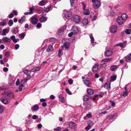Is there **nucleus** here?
Returning <instances> with one entry per match:
<instances>
[{
  "mask_svg": "<svg viewBox=\"0 0 131 131\" xmlns=\"http://www.w3.org/2000/svg\"><path fill=\"white\" fill-rule=\"evenodd\" d=\"M47 17H44L42 16L41 18L39 19V21L41 22H44L47 20Z\"/></svg>",
  "mask_w": 131,
  "mask_h": 131,
  "instance_id": "ddd939ff",
  "label": "nucleus"
},
{
  "mask_svg": "<svg viewBox=\"0 0 131 131\" xmlns=\"http://www.w3.org/2000/svg\"><path fill=\"white\" fill-rule=\"evenodd\" d=\"M67 27L64 26L63 27H61L58 30V34L60 36H61L63 34L64 31L66 30Z\"/></svg>",
  "mask_w": 131,
  "mask_h": 131,
  "instance_id": "f257e3e1",
  "label": "nucleus"
},
{
  "mask_svg": "<svg viewBox=\"0 0 131 131\" xmlns=\"http://www.w3.org/2000/svg\"><path fill=\"white\" fill-rule=\"evenodd\" d=\"M22 88L19 87V88L16 90L15 91L16 92H18V91H21L22 90Z\"/></svg>",
  "mask_w": 131,
  "mask_h": 131,
  "instance_id": "4d7b16f0",
  "label": "nucleus"
},
{
  "mask_svg": "<svg viewBox=\"0 0 131 131\" xmlns=\"http://www.w3.org/2000/svg\"><path fill=\"white\" fill-rule=\"evenodd\" d=\"M128 92H127L125 91V92H124L123 93V96H126L128 94Z\"/></svg>",
  "mask_w": 131,
  "mask_h": 131,
  "instance_id": "49530a36",
  "label": "nucleus"
},
{
  "mask_svg": "<svg viewBox=\"0 0 131 131\" xmlns=\"http://www.w3.org/2000/svg\"><path fill=\"white\" fill-rule=\"evenodd\" d=\"M65 90L67 93L69 94H72L71 92L68 89H66Z\"/></svg>",
  "mask_w": 131,
  "mask_h": 131,
  "instance_id": "c03bdc74",
  "label": "nucleus"
},
{
  "mask_svg": "<svg viewBox=\"0 0 131 131\" xmlns=\"http://www.w3.org/2000/svg\"><path fill=\"white\" fill-rule=\"evenodd\" d=\"M125 32L127 34H131V27L125 30Z\"/></svg>",
  "mask_w": 131,
  "mask_h": 131,
  "instance_id": "cd10ccee",
  "label": "nucleus"
},
{
  "mask_svg": "<svg viewBox=\"0 0 131 131\" xmlns=\"http://www.w3.org/2000/svg\"><path fill=\"white\" fill-rule=\"evenodd\" d=\"M8 70V69L6 67H4L3 68V70L5 72H7Z\"/></svg>",
  "mask_w": 131,
  "mask_h": 131,
  "instance_id": "0e129e2a",
  "label": "nucleus"
},
{
  "mask_svg": "<svg viewBox=\"0 0 131 131\" xmlns=\"http://www.w3.org/2000/svg\"><path fill=\"white\" fill-rule=\"evenodd\" d=\"M39 108V106L38 105L36 104L33 106L32 110V111H37L38 110Z\"/></svg>",
  "mask_w": 131,
  "mask_h": 131,
  "instance_id": "4be33fe9",
  "label": "nucleus"
},
{
  "mask_svg": "<svg viewBox=\"0 0 131 131\" xmlns=\"http://www.w3.org/2000/svg\"><path fill=\"white\" fill-rule=\"evenodd\" d=\"M46 3V2L44 1H42L40 2L39 3V5L40 6H43Z\"/></svg>",
  "mask_w": 131,
  "mask_h": 131,
  "instance_id": "c9c22d12",
  "label": "nucleus"
},
{
  "mask_svg": "<svg viewBox=\"0 0 131 131\" xmlns=\"http://www.w3.org/2000/svg\"><path fill=\"white\" fill-rule=\"evenodd\" d=\"M9 28L7 29H4L3 30L2 35L4 36H5L6 35V33H8L9 31Z\"/></svg>",
  "mask_w": 131,
  "mask_h": 131,
  "instance_id": "6ab92c4d",
  "label": "nucleus"
},
{
  "mask_svg": "<svg viewBox=\"0 0 131 131\" xmlns=\"http://www.w3.org/2000/svg\"><path fill=\"white\" fill-rule=\"evenodd\" d=\"M5 94L7 96L8 99H9L12 97L14 95V94L11 92H4L2 94V95Z\"/></svg>",
  "mask_w": 131,
  "mask_h": 131,
  "instance_id": "f03ea898",
  "label": "nucleus"
},
{
  "mask_svg": "<svg viewBox=\"0 0 131 131\" xmlns=\"http://www.w3.org/2000/svg\"><path fill=\"white\" fill-rule=\"evenodd\" d=\"M87 92L88 94L91 95H93L94 93L93 90L91 89H88Z\"/></svg>",
  "mask_w": 131,
  "mask_h": 131,
  "instance_id": "412c9836",
  "label": "nucleus"
},
{
  "mask_svg": "<svg viewBox=\"0 0 131 131\" xmlns=\"http://www.w3.org/2000/svg\"><path fill=\"white\" fill-rule=\"evenodd\" d=\"M47 105V104L46 102H43L42 104V106L43 107H45Z\"/></svg>",
  "mask_w": 131,
  "mask_h": 131,
  "instance_id": "69168bd1",
  "label": "nucleus"
},
{
  "mask_svg": "<svg viewBox=\"0 0 131 131\" xmlns=\"http://www.w3.org/2000/svg\"><path fill=\"white\" fill-rule=\"evenodd\" d=\"M101 2L100 1L96 0L94 3L93 6L94 8L96 9L98 8L100 6Z\"/></svg>",
  "mask_w": 131,
  "mask_h": 131,
  "instance_id": "7ed1b4c3",
  "label": "nucleus"
},
{
  "mask_svg": "<svg viewBox=\"0 0 131 131\" xmlns=\"http://www.w3.org/2000/svg\"><path fill=\"white\" fill-rule=\"evenodd\" d=\"M4 110L3 107L1 105H0V114L2 113Z\"/></svg>",
  "mask_w": 131,
  "mask_h": 131,
  "instance_id": "ea45409f",
  "label": "nucleus"
},
{
  "mask_svg": "<svg viewBox=\"0 0 131 131\" xmlns=\"http://www.w3.org/2000/svg\"><path fill=\"white\" fill-rule=\"evenodd\" d=\"M5 56L6 57H8L9 56V53L8 52H6L5 54Z\"/></svg>",
  "mask_w": 131,
  "mask_h": 131,
  "instance_id": "774afa93",
  "label": "nucleus"
},
{
  "mask_svg": "<svg viewBox=\"0 0 131 131\" xmlns=\"http://www.w3.org/2000/svg\"><path fill=\"white\" fill-rule=\"evenodd\" d=\"M15 37L14 35H13L10 37V39L12 40L14 42L15 41Z\"/></svg>",
  "mask_w": 131,
  "mask_h": 131,
  "instance_id": "58836bf2",
  "label": "nucleus"
},
{
  "mask_svg": "<svg viewBox=\"0 0 131 131\" xmlns=\"http://www.w3.org/2000/svg\"><path fill=\"white\" fill-rule=\"evenodd\" d=\"M34 9V8L33 7H31L29 8V10L30 11V12H31L32 14L33 13V11Z\"/></svg>",
  "mask_w": 131,
  "mask_h": 131,
  "instance_id": "a18cd8bd",
  "label": "nucleus"
},
{
  "mask_svg": "<svg viewBox=\"0 0 131 131\" xmlns=\"http://www.w3.org/2000/svg\"><path fill=\"white\" fill-rule=\"evenodd\" d=\"M99 65L97 64H95L92 67V71L94 73L96 72L98 70Z\"/></svg>",
  "mask_w": 131,
  "mask_h": 131,
  "instance_id": "6e6552de",
  "label": "nucleus"
},
{
  "mask_svg": "<svg viewBox=\"0 0 131 131\" xmlns=\"http://www.w3.org/2000/svg\"><path fill=\"white\" fill-rule=\"evenodd\" d=\"M113 54L112 51L110 50H107L105 52V55L106 56L109 57L111 56Z\"/></svg>",
  "mask_w": 131,
  "mask_h": 131,
  "instance_id": "2eb2a0df",
  "label": "nucleus"
},
{
  "mask_svg": "<svg viewBox=\"0 0 131 131\" xmlns=\"http://www.w3.org/2000/svg\"><path fill=\"white\" fill-rule=\"evenodd\" d=\"M40 69V67H37L34 68L32 69L31 71L32 72H34L37 71H38Z\"/></svg>",
  "mask_w": 131,
  "mask_h": 131,
  "instance_id": "bb28decb",
  "label": "nucleus"
},
{
  "mask_svg": "<svg viewBox=\"0 0 131 131\" xmlns=\"http://www.w3.org/2000/svg\"><path fill=\"white\" fill-rule=\"evenodd\" d=\"M73 19L75 22L77 23L80 21V18L79 16L75 15L73 16Z\"/></svg>",
  "mask_w": 131,
  "mask_h": 131,
  "instance_id": "423d86ee",
  "label": "nucleus"
},
{
  "mask_svg": "<svg viewBox=\"0 0 131 131\" xmlns=\"http://www.w3.org/2000/svg\"><path fill=\"white\" fill-rule=\"evenodd\" d=\"M2 40L5 42L7 43L10 42L11 41L10 39V38L7 37H3L2 39Z\"/></svg>",
  "mask_w": 131,
  "mask_h": 131,
  "instance_id": "a211bd4d",
  "label": "nucleus"
},
{
  "mask_svg": "<svg viewBox=\"0 0 131 131\" xmlns=\"http://www.w3.org/2000/svg\"><path fill=\"white\" fill-rule=\"evenodd\" d=\"M16 84L17 86L19 84V79H17L16 83Z\"/></svg>",
  "mask_w": 131,
  "mask_h": 131,
  "instance_id": "603ef678",
  "label": "nucleus"
},
{
  "mask_svg": "<svg viewBox=\"0 0 131 131\" xmlns=\"http://www.w3.org/2000/svg\"><path fill=\"white\" fill-rule=\"evenodd\" d=\"M19 45L18 44H17L15 45V48L16 50H17L19 48Z\"/></svg>",
  "mask_w": 131,
  "mask_h": 131,
  "instance_id": "13d9d810",
  "label": "nucleus"
},
{
  "mask_svg": "<svg viewBox=\"0 0 131 131\" xmlns=\"http://www.w3.org/2000/svg\"><path fill=\"white\" fill-rule=\"evenodd\" d=\"M71 16V12L70 11H68L65 14V17L67 19H70Z\"/></svg>",
  "mask_w": 131,
  "mask_h": 131,
  "instance_id": "1a4fd4ad",
  "label": "nucleus"
},
{
  "mask_svg": "<svg viewBox=\"0 0 131 131\" xmlns=\"http://www.w3.org/2000/svg\"><path fill=\"white\" fill-rule=\"evenodd\" d=\"M117 21L118 23L120 24H121L123 23L124 20L121 17H119L117 19Z\"/></svg>",
  "mask_w": 131,
  "mask_h": 131,
  "instance_id": "f8f14e48",
  "label": "nucleus"
},
{
  "mask_svg": "<svg viewBox=\"0 0 131 131\" xmlns=\"http://www.w3.org/2000/svg\"><path fill=\"white\" fill-rule=\"evenodd\" d=\"M25 36V34L24 33H23L19 35V37H21L22 38H23Z\"/></svg>",
  "mask_w": 131,
  "mask_h": 131,
  "instance_id": "a19ab883",
  "label": "nucleus"
},
{
  "mask_svg": "<svg viewBox=\"0 0 131 131\" xmlns=\"http://www.w3.org/2000/svg\"><path fill=\"white\" fill-rule=\"evenodd\" d=\"M90 37L91 40V42L92 43H93L94 42V39L93 37L92 34H91L90 36Z\"/></svg>",
  "mask_w": 131,
  "mask_h": 131,
  "instance_id": "f704fd0d",
  "label": "nucleus"
},
{
  "mask_svg": "<svg viewBox=\"0 0 131 131\" xmlns=\"http://www.w3.org/2000/svg\"><path fill=\"white\" fill-rule=\"evenodd\" d=\"M18 31V28L17 27H16L13 29L12 30V32L13 33L16 34Z\"/></svg>",
  "mask_w": 131,
  "mask_h": 131,
  "instance_id": "2f4dec72",
  "label": "nucleus"
},
{
  "mask_svg": "<svg viewBox=\"0 0 131 131\" xmlns=\"http://www.w3.org/2000/svg\"><path fill=\"white\" fill-rule=\"evenodd\" d=\"M88 20L86 19H84L82 21L83 24L85 25H87L88 24Z\"/></svg>",
  "mask_w": 131,
  "mask_h": 131,
  "instance_id": "7c9ffc66",
  "label": "nucleus"
},
{
  "mask_svg": "<svg viewBox=\"0 0 131 131\" xmlns=\"http://www.w3.org/2000/svg\"><path fill=\"white\" fill-rule=\"evenodd\" d=\"M117 67L116 66L113 65L110 67V70L112 71H114L116 69Z\"/></svg>",
  "mask_w": 131,
  "mask_h": 131,
  "instance_id": "e433bc0d",
  "label": "nucleus"
},
{
  "mask_svg": "<svg viewBox=\"0 0 131 131\" xmlns=\"http://www.w3.org/2000/svg\"><path fill=\"white\" fill-rule=\"evenodd\" d=\"M0 100L2 103L4 104H6L8 103L7 100L5 98L2 97L0 99Z\"/></svg>",
  "mask_w": 131,
  "mask_h": 131,
  "instance_id": "dca6fc26",
  "label": "nucleus"
},
{
  "mask_svg": "<svg viewBox=\"0 0 131 131\" xmlns=\"http://www.w3.org/2000/svg\"><path fill=\"white\" fill-rule=\"evenodd\" d=\"M88 124L89 125H90L91 126V125H92L93 124V122L91 120L89 121L88 122Z\"/></svg>",
  "mask_w": 131,
  "mask_h": 131,
  "instance_id": "79ce46f5",
  "label": "nucleus"
},
{
  "mask_svg": "<svg viewBox=\"0 0 131 131\" xmlns=\"http://www.w3.org/2000/svg\"><path fill=\"white\" fill-rule=\"evenodd\" d=\"M110 83L109 82H106L104 85V87L107 90H108L110 88Z\"/></svg>",
  "mask_w": 131,
  "mask_h": 131,
  "instance_id": "9b49d317",
  "label": "nucleus"
},
{
  "mask_svg": "<svg viewBox=\"0 0 131 131\" xmlns=\"http://www.w3.org/2000/svg\"><path fill=\"white\" fill-rule=\"evenodd\" d=\"M90 11L88 9L84 10V14L85 15H89L90 14Z\"/></svg>",
  "mask_w": 131,
  "mask_h": 131,
  "instance_id": "c85d7f7f",
  "label": "nucleus"
},
{
  "mask_svg": "<svg viewBox=\"0 0 131 131\" xmlns=\"http://www.w3.org/2000/svg\"><path fill=\"white\" fill-rule=\"evenodd\" d=\"M68 82L70 84H71L73 83V81L72 79H70L68 81Z\"/></svg>",
  "mask_w": 131,
  "mask_h": 131,
  "instance_id": "3c124183",
  "label": "nucleus"
},
{
  "mask_svg": "<svg viewBox=\"0 0 131 131\" xmlns=\"http://www.w3.org/2000/svg\"><path fill=\"white\" fill-rule=\"evenodd\" d=\"M121 17L124 21L126 20L127 19L128 17L127 15L126 14H123L122 15Z\"/></svg>",
  "mask_w": 131,
  "mask_h": 131,
  "instance_id": "a878e982",
  "label": "nucleus"
},
{
  "mask_svg": "<svg viewBox=\"0 0 131 131\" xmlns=\"http://www.w3.org/2000/svg\"><path fill=\"white\" fill-rule=\"evenodd\" d=\"M6 24V22H1L0 23V25L4 26H5Z\"/></svg>",
  "mask_w": 131,
  "mask_h": 131,
  "instance_id": "8fccbe9b",
  "label": "nucleus"
},
{
  "mask_svg": "<svg viewBox=\"0 0 131 131\" xmlns=\"http://www.w3.org/2000/svg\"><path fill=\"white\" fill-rule=\"evenodd\" d=\"M92 103L91 102H89L87 105V106L85 107V108H87V109H90L92 106Z\"/></svg>",
  "mask_w": 131,
  "mask_h": 131,
  "instance_id": "473e14b6",
  "label": "nucleus"
},
{
  "mask_svg": "<svg viewBox=\"0 0 131 131\" xmlns=\"http://www.w3.org/2000/svg\"><path fill=\"white\" fill-rule=\"evenodd\" d=\"M13 24V21L12 20H10L8 22V25L10 26H11Z\"/></svg>",
  "mask_w": 131,
  "mask_h": 131,
  "instance_id": "4c0bfd02",
  "label": "nucleus"
},
{
  "mask_svg": "<svg viewBox=\"0 0 131 131\" xmlns=\"http://www.w3.org/2000/svg\"><path fill=\"white\" fill-rule=\"evenodd\" d=\"M23 71L24 73L27 75H30L31 73V72L30 70L27 69H26L24 70Z\"/></svg>",
  "mask_w": 131,
  "mask_h": 131,
  "instance_id": "393cba45",
  "label": "nucleus"
},
{
  "mask_svg": "<svg viewBox=\"0 0 131 131\" xmlns=\"http://www.w3.org/2000/svg\"><path fill=\"white\" fill-rule=\"evenodd\" d=\"M59 98L60 101L62 102H63L64 101V97H62L61 95H60L59 96Z\"/></svg>",
  "mask_w": 131,
  "mask_h": 131,
  "instance_id": "c756f323",
  "label": "nucleus"
},
{
  "mask_svg": "<svg viewBox=\"0 0 131 131\" xmlns=\"http://www.w3.org/2000/svg\"><path fill=\"white\" fill-rule=\"evenodd\" d=\"M117 29V27L115 26H111L110 28V32L113 33H114L116 32Z\"/></svg>",
  "mask_w": 131,
  "mask_h": 131,
  "instance_id": "0eeeda50",
  "label": "nucleus"
},
{
  "mask_svg": "<svg viewBox=\"0 0 131 131\" xmlns=\"http://www.w3.org/2000/svg\"><path fill=\"white\" fill-rule=\"evenodd\" d=\"M130 59H129L128 56H127L125 57V60L127 61H129Z\"/></svg>",
  "mask_w": 131,
  "mask_h": 131,
  "instance_id": "de8ad7c7",
  "label": "nucleus"
},
{
  "mask_svg": "<svg viewBox=\"0 0 131 131\" xmlns=\"http://www.w3.org/2000/svg\"><path fill=\"white\" fill-rule=\"evenodd\" d=\"M117 76L116 75H114L111 76L110 78L112 81H114L116 78Z\"/></svg>",
  "mask_w": 131,
  "mask_h": 131,
  "instance_id": "72a5a7b5",
  "label": "nucleus"
},
{
  "mask_svg": "<svg viewBox=\"0 0 131 131\" xmlns=\"http://www.w3.org/2000/svg\"><path fill=\"white\" fill-rule=\"evenodd\" d=\"M82 6L83 7V10L85 9L86 6L85 5L84 3H82Z\"/></svg>",
  "mask_w": 131,
  "mask_h": 131,
  "instance_id": "5fc2aeb1",
  "label": "nucleus"
},
{
  "mask_svg": "<svg viewBox=\"0 0 131 131\" xmlns=\"http://www.w3.org/2000/svg\"><path fill=\"white\" fill-rule=\"evenodd\" d=\"M70 45V43L68 42H65L63 46V47L68 49Z\"/></svg>",
  "mask_w": 131,
  "mask_h": 131,
  "instance_id": "4468645a",
  "label": "nucleus"
},
{
  "mask_svg": "<svg viewBox=\"0 0 131 131\" xmlns=\"http://www.w3.org/2000/svg\"><path fill=\"white\" fill-rule=\"evenodd\" d=\"M0 88H1V90H6L7 89L4 86H2L1 87H0Z\"/></svg>",
  "mask_w": 131,
  "mask_h": 131,
  "instance_id": "09e8293b",
  "label": "nucleus"
},
{
  "mask_svg": "<svg viewBox=\"0 0 131 131\" xmlns=\"http://www.w3.org/2000/svg\"><path fill=\"white\" fill-rule=\"evenodd\" d=\"M73 34V33L72 31L71 32H70V33H69L68 34V36L69 37H71L72 36V35Z\"/></svg>",
  "mask_w": 131,
  "mask_h": 131,
  "instance_id": "338daca9",
  "label": "nucleus"
},
{
  "mask_svg": "<svg viewBox=\"0 0 131 131\" xmlns=\"http://www.w3.org/2000/svg\"><path fill=\"white\" fill-rule=\"evenodd\" d=\"M83 83L86 86L88 87H90L92 84L91 83L89 80H85V81H83Z\"/></svg>",
  "mask_w": 131,
  "mask_h": 131,
  "instance_id": "9d476101",
  "label": "nucleus"
},
{
  "mask_svg": "<svg viewBox=\"0 0 131 131\" xmlns=\"http://www.w3.org/2000/svg\"><path fill=\"white\" fill-rule=\"evenodd\" d=\"M77 126V124L73 122H70L69 124V127L71 129H74Z\"/></svg>",
  "mask_w": 131,
  "mask_h": 131,
  "instance_id": "20e7f679",
  "label": "nucleus"
},
{
  "mask_svg": "<svg viewBox=\"0 0 131 131\" xmlns=\"http://www.w3.org/2000/svg\"><path fill=\"white\" fill-rule=\"evenodd\" d=\"M89 98V96L87 94L85 95L83 97V100L84 101H87L88 100Z\"/></svg>",
  "mask_w": 131,
  "mask_h": 131,
  "instance_id": "5701e85b",
  "label": "nucleus"
},
{
  "mask_svg": "<svg viewBox=\"0 0 131 131\" xmlns=\"http://www.w3.org/2000/svg\"><path fill=\"white\" fill-rule=\"evenodd\" d=\"M62 54V51L60 49H59V52L58 53V56H61Z\"/></svg>",
  "mask_w": 131,
  "mask_h": 131,
  "instance_id": "37998d69",
  "label": "nucleus"
},
{
  "mask_svg": "<svg viewBox=\"0 0 131 131\" xmlns=\"http://www.w3.org/2000/svg\"><path fill=\"white\" fill-rule=\"evenodd\" d=\"M37 19L35 17L32 18L31 20V23L34 24H36L37 22Z\"/></svg>",
  "mask_w": 131,
  "mask_h": 131,
  "instance_id": "f3484780",
  "label": "nucleus"
},
{
  "mask_svg": "<svg viewBox=\"0 0 131 131\" xmlns=\"http://www.w3.org/2000/svg\"><path fill=\"white\" fill-rule=\"evenodd\" d=\"M32 118L34 119H37L38 118V116L36 115H33L32 117Z\"/></svg>",
  "mask_w": 131,
  "mask_h": 131,
  "instance_id": "e2e57ef3",
  "label": "nucleus"
},
{
  "mask_svg": "<svg viewBox=\"0 0 131 131\" xmlns=\"http://www.w3.org/2000/svg\"><path fill=\"white\" fill-rule=\"evenodd\" d=\"M103 60H105V62H108L109 61H111V59H103Z\"/></svg>",
  "mask_w": 131,
  "mask_h": 131,
  "instance_id": "6e6d98bb",
  "label": "nucleus"
},
{
  "mask_svg": "<svg viewBox=\"0 0 131 131\" xmlns=\"http://www.w3.org/2000/svg\"><path fill=\"white\" fill-rule=\"evenodd\" d=\"M53 50V49L51 45H49L48 48L47 49L46 51L47 52H49L50 51H52Z\"/></svg>",
  "mask_w": 131,
  "mask_h": 131,
  "instance_id": "b1692460",
  "label": "nucleus"
},
{
  "mask_svg": "<svg viewBox=\"0 0 131 131\" xmlns=\"http://www.w3.org/2000/svg\"><path fill=\"white\" fill-rule=\"evenodd\" d=\"M72 32L74 34H77L78 32V30L77 27L75 26H73L72 28Z\"/></svg>",
  "mask_w": 131,
  "mask_h": 131,
  "instance_id": "39448f33",
  "label": "nucleus"
},
{
  "mask_svg": "<svg viewBox=\"0 0 131 131\" xmlns=\"http://www.w3.org/2000/svg\"><path fill=\"white\" fill-rule=\"evenodd\" d=\"M91 126L90 125H88V126H87L85 128L86 130H89L91 128Z\"/></svg>",
  "mask_w": 131,
  "mask_h": 131,
  "instance_id": "680f3d73",
  "label": "nucleus"
},
{
  "mask_svg": "<svg viewBox=\"0 0 131 131\" xmlns=\"http://www.w3.org/2000/svg\"><path fill=\"white\" fill-rule=\"evenodd\" d=\"M61 129V128L60 127H58L57 128L55 129L54 131H59Z\"/></svg>",
  "mask_w": 131,
  "mask_h": 131,
  "instance_id": "bf43d9fd",
  "label": "nucleus"
},
{
  "mask_svg": "<svg viewBox=\"0 0 131 131\" xmlns=\"http://www.w3.org/2000/svg\"><path fill=\"white\" fill-rule=\"evenodd\" d=\"M14 16L13 14L12 13H10V15L9 16V18H12Z\"/></svg>",
  "mask_w": 131,
  "mask_h": 131,
  "instance_id": "052dcab7",
  "label": "nucleus"
},
{
  "mask_svg": "<svg viewBox=\"0 0 131 131\" xmlns=\"http://www.w3.org/2000/svg\"><path fill=\"white\" fill-rule=\"evenodd\" d=\"M41 26V24L40 23H38L36 27L37 28H40Z\"/></svg>",
  "mask_w": 131,
  "mask_h": 131,
  "instance_id": "864d4df0",
  "label": "nucleus"
},
{
  "mask_svg": "<svg viewBox=\"0 0 131 131\" xmlns=\"http://www.w3.org/2000/svg\"><path fill=\"white\" fill-rule=\"evenodd\" d=\"M26 17L24 16H23L20 19L18 20V22L20 23H22L24 21Z\"/></svg>",
  "mask_w": 131,
  "mask_h": 131,
  "instance_id": "aec40b11",
  "label": "nucleus"
}]
</instances>
